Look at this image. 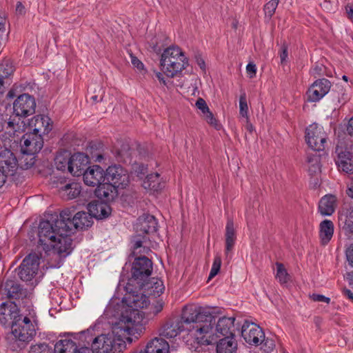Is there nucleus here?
I'll use <instances>...</instances> for the list:
<instances>
[{
	"label": "nucleus",
	"instance_id": "nucleus-4",
	"mask_svg": "<svg viewBox=\"0 0 353 353\" xmlns=\"http://www.w3.org/2000/svg\"><path fill=\"white\" fill-rule=\"evenodd\" d=\"M205 310L212 314L214 320L212 321V328L208 333L204 332L201 335L196 334V345H192L195 352H200L201 345L212 344L219 338H234V317L222 316L216 321V316L213 315L209 310Z\"/></svg>",
	"mask_w": 353,
	"mask_h": 353
},
{
	"label": "nucleus",
	"instance_id": "nucleus-39",
	"mask_svg": "<svg viewBox=\"0 0 353 353\" xmlns=\"http://www.w3.org/2000/svg\"><path fill=\"white\" fill-rule=\"evenodd\" d=\"M159 176L160 175L157 172L147 175L146 179L144 181L145 187L154 191L161 188V185L159 183Z\"/></svg>",
	"mask_w": 353,
	"mask_h": 353
},
{
	"label": "nucleus",
	"instance_id": "nucleus-14",
	"mask_svg": "<svg viewBox=\"0 0 353 353\" xmlns=\"http://www.w3.org/2000/svg\"><path fill=\"white\" fill-rule=\"evenodd\" d=\"M331 82L325 79H319L313 82L306 92L308 102H318L330 90Z\"/></svg>",
	"mask_w": 353,
	"mask_h": 353
},
{
	"label": "nucleus",
	"instance_id": "nucleus-2",
	"mask_svg": "<svg viewBox=\"0 0 353 353\" xmlns=\"http://www.w3.org/2000/svg\"><path fill=\"white\" fill-rule=\"evenodd\" d=\"M214 320L212 314L205 308L196 306L184 307L181 318L170 319L167 321L160 330V336L172 339L184 330H188L194 336V344L196 345V334L208 333L212 328V321ZM192 349V347H191Z\"/></svg>",
	"mask_w": 353,
	"mask_h": 353
},
{
	"label": "nucleus",
	"instance_id": "nucleus-7",
	"mask_svg": "<svg viewBox=\"0 0 353 353\" xmlns=\"http://www.w3.org/2000/svg\"><path fill=\"white\" fill-rule=\"evenodd\" d=\"M34 316H22L17 321H14L11 327L12 335L14 339L22 343H28L36 334L34 325L31 318Z\"/></svg>",
	"mask_w": 353,
	"mask_h": 353
},
{
	"label": "nucleus",
	"instance_id": "nucleus-46",
	"mask_svg": "<svg viewBox=\"0 0 353 353\" xmlns=\"http://www.w3.org/2000/svg\"><path fill=\"white\" fill-rule=\"evenodd\" d=\"M203 117L208 124L213 126L216 130L220 128V125L218 123V121L215 119L214 114L210 110L206 113Z\"/></svg>",
	"mask_w": 353,
	"mask_h": 353
},
{
	"label": "nucleus",
	"instance_id": "nucleus-55",
	"mask_svg": "<svg viewBox=\"0 0 353 353\" xmlns=\"http://www.w3.org/2000/svg\"><path fill=\"white\" fill-rule=\"evenodd\" d=\"M130 58H131V62L134 67H136L139 70L143 68V63L139 59H138L135 56H134L132 54H130Z\"/></svg>",
	"mask_w": 353,
	"mask_h": 353
},
{
	"label": "nucleus",
	"instance_id": "nucleus-10",
	"mask_svg": "<svg viewBox=\"0 0 353 353\" xmlns=\"http://www.w3.org/2000/svg\"><path fill=\"white\" fill-rule=\"evenodd\" d=\"M36 101L29 94H20L13 103V114L16 117L26 118L35 112Z\"/></svg>",
	"mask_w": 353,
	"mask_h": 353
},
{
	"label": "nucleus",
	"instance_id": "nucleus-53",
	"mask_svg": "<svg viewBox=\"0 0 353 353\" xmlns=\"http://www.w3.org/2000/svg\"><path fill=\"white\" fill-rule=\"evenodd\" d=\"M312 299L313 301H317V302H325V303H329L330 302V299L328 298V297H326L323 295H321V294H313L312 296H311Z\"/></svg>",
	"mask_w": 353,
	"mask_h": 353
},
{
	"label": "nucleus",
	"instance_id": "nucleus-21",
	"mask_svg": "<svg viewBox=\"0 0 353 353\" xmlns=\"http://www.w3.org/2000/svg\"><path fill=\"white\" fill-rule=\"evenodd\" d=\"M89 158L83 153L77 152L70 156V165L68 172L74 176H80L88 169Z\"/></svg>",
	"mask_w": 353,
	"mask_h": 353
},
{
	"label": "nucleus",
	"instance_id": "nucleus-11",
	"mask_svg": "<svg viewBox=\"0 0 353 353\" xmlns=\"http://www.w3.org/2000/svg\"><path fill=\"white\" fill-rule=\"evenodd\" d=\"M20 304L15 301H7L0 305V323L3 326H11L23 316L19 314Z\"/></svg>",
	"mask_w": 353,
	"mask_h": 353
},
{
	"label": "nucleus",
	"instance_id": "nucleus-40",
	"mask_svg": "<svg viewBox=\"0 0 353 353\" xmlns=\"http://www.w3.org/2000/svg\"><path fill=\"white\" fill-rule=\"evenodd\" d=\"M276 278L279 279L280 283H281V284L286 283L290 279V275L288 274L283 264L276 262Z\"/></svg>",
	"mask_w": 353,
	"mask_h": 353
},
{
	"label": "nucleus",
	"instance_id": "nucleus-32",
	"mask_svg": "<svg viewBox=\"0 0 353 353\" xmlns=\"http://www.w3.org/2000/svg\"><path fill=\"white\" fill-rule=\"evenodd\" d=\"M334 234V224L330 220L323 221L319 225V237L322 245H327Z\"/></svg>",
	"mask_w": 353,
	"mask_h": 353
},
{
	"label": "nucleus",
	"instance_id": "nucleus-52",
	"mask_svg": "<svg viewBox=\"0 0 353 353\" xmlns=\"http://www.w3.org/2000/svg\"><path fill=\"white\" fill-rule=\"evenodd\" d=\"M288 46L285 43H283L281 47L280 59L281 64H283L286 61L288 57Z\"/></svg>",
	"mask_w": 353,
	"mask_h": 353
},
{
	"label": "nucleus",
	"instance_id": "nucleus-3",
	"mask_svg": "<svg viewBox=\"0 0 353 353\" xmlns=\"http://www.w3.org/2000/svg\"><path fill=\"white\" fill-rule=\"evenodd\" d=\"M127 299L129 308L121 313L118 325L129 335L126 341L131 343L133 337L137 339L145 329L142 324L143 314L139 309L146 307L150 301L143 294H131Z\"/></svg>",
	"mask_w": 353,
	"mask_h": 353
},
{
	"label": "nucleus",
	"instance_id": "nucleus-33",
	"mask_svg": "<svg viewBox=\"0 0 353 353\" xmlns=\"http://www.w3.org/2000/svg\"><path fill=\"white\" fill-rule=\"evenodd\" d=\"M317 152H308L307 154V162L308 163V172L311 176L321 172V154Z\"/></svg>",
	"mask_w": 353,
	"mask_h": 353
},
{
	"label": "nucleus",
	"instance_id": "nucleus-30",
	"mask_svg": "<svg viewBox=\"0 0 353 353\" xmlns=\"http://www.w3.org/2000/svg\"><path fill=\"white\" fill-rule=\"evenodd\" d=\"M225 250L226 257H230V252L233 249L236 241V231L234 226V221L228 219L225 227Z\"/></svg>",
	"mask_w": 353,
	"mask_h": 353
},
{
	"label": "nucleus",
	"instance_id": "nucleus-43",
	"mask_svg": "<svg viewBox=\"0 0 353 353\" xmlns=\"http://www.w3.org/2000/svg\"><path fill=\"white\" fill-rule=\"evenodd\" d=\"M29 353H52V351L48 345L43 343L32 345Z\"/></svg>",
	"mask_w": 353,
	"mask_h": 353
},
{
	"label": "nucleus",
	"instance_id": "nucleus-38",
	"mask_svg": "<svg viewBox=\"0 0 353 353\" xmlns=\"http://www.w3.org/2000/svg\"><path fill=\"white\" fill-rule=\"evenodd\" d=\"M69 156L68 154H59L56 156L54 163L57 170H68V167L70 165V157Z\"/></svg>",
	"mask_w": 353,
	"mask_h": 353
},
{
	"label": "nucleus",
	"instance_id": "nucleus-16",
	"mask_svg": "<svg viewBox=\"0 0 353 353\" xmlns=\"http://www.w3.org/2000/svg\"><path fill=\"white\" fill-rule=\"evenodd\" d=\"M241 336L248 344L259 346L264 340L265 333L257 325L245 321L241 327Z\"/></svg>",
	"mask_w": 353,
	"mask_h": 353
},
{
	"label": "nucleus",
	"instance_id": "nucleus-64",
	"mask_svg": "<svg viewBox=\"0 0 353 353\" xmlns=\"http://www.w3.org/2000/svg\"><path fill=\"white\" fill-rule=\"evenodd\" d=\"M347 15L350 18H353V6H350L346 8Z\"/></svg>",
	"mask_w": 353,
	"mask_h": 353
},
{
	"label": "nucleus",
	"instance_id": "nucleus-51",
	"mask_svg": "<svg viewBox=\"0 0 353 353\" xmlns=\"http://www.w3.org/2000/svg\"><path fill=\"white\" fill-rule=\"evenodd\" d=\"M163 306H164V303L162 301H157L151 307L152 312L154 315L159 314L163 310Z\"/></svg>",
	"mask_w": 353,
	"mask_h": 353
},
{
	"label": "nucleus",
	"instance_id": "nucleus-15",
	"mask_svg": "<svg viewBox=\"0 0 353 353\" xmlns=\"http://www.w3.org/2000/svg\"><path fill=\"white\" fill-rule=\"evenodd\" d=\"M335 152L337 154L335 161L339 170L347 174H353V153L343 143L336 145Z\"/></svg>",
	"mask_w": 353,
	"mask_h": 353
},
{
	"label": "nucleus",
	"instance_id": "nucleus-58",
	"mask_svg": "<svg viewBox=\"0 0 353 353\" xmlns=\"http://www.w3.org/2000/svg\"><path fill=\"white\" fill-rule=\"evenodd\" d=\"M8 176H11L10 174H7L4 171L0 170V188L2 187Z\"/></svg>",
	"mask_w": 353,
	"mask_h": 353
},
{
	"label": "nucleus",
	"instance_id": "nucleus-36",
	"mask_svg": "<svg viewBox=\"0 0 353 353\" xmlns=\"http://www.w3.org/2000/svg\"><path fill=\"white\" fill-rule=\"evenodd\" d=\"M116 160L119 163H127L131 159L130 147L128 143L121 145V148L113 151Z\"/></svg>",
	"mask_w": 353,
	"mask_h": 353
},
{
	"label": "nucleus",
	"instance_id": "nucleus-54",
	"mask_svg": "<svg viewBox=\"0 0 353 353\" xmlns=\"http://www.w3.org/2000/svg\"><path fill=\"white\" fill-rule=\"evenodd\" d=\"M246 70L250 78H252L256 74V65L252 63H249L246 66Z\"/></svg>",
	"mask_w": 353,
	"mask_h": 353
},
{
	"label": "nucleus",
	"instance_id": "nucleus-37",
	"mask_svg": "<svg viewBox=\"0 0 353 353\" xmlns=\"http://www.w3.org/2000/svg\"><path fill=\"white\" fill-rule=\"evenodd\" d=\"M14 70V66L10 59L3 60L0 63V78L4 80H12L11 77Z\"/></svg>",
	"mask_w": 353,
	"mask_h": 353
},
{
	"label": "nucleus",
	"instance_id": "nucleus-13",
	"mask_svg": "<svg viewBox=\"0 0 353 353\" xmlns=\"http://www.w3.org/2000/svg\"><path fill=\"white\" fill-rule=\"evenodd\" d=\"M152 272V262L148 257L135 258L131 269L132 278L136 281H144Z\"/></svg>",
	"mask_w": 353,
	"mask_h": 353
},
{
	"label": "nucleus",
	"instance_id": "nucleus-22",
	"mask_svg": "<svg viewBox=\"0 0 353 353\" xmlns=\"http://www.w3.org/2000/svg\"><path fill=\"white\" fill-rule=\"evenodd\" d=\"M92 352L95 353H115L116 344L110 336L102 334L96 337L92 343Z\"/></svg>",
	"mask_w": 353,
	"mask_h": 353
},
{
	"label": "nucleus",
	"instance_id": "nucleus-62",
	"mask_svg": "<svg viewBox=\"0 0 353 353\" xmlns=\"http://www.w3.org/2000/svg\"><path fill=\"white\" fill-rule=\"evenodd\" d=\"M75 353H95L94 352H92V348L90 349L87 347H82L79 348V350L77 349Z\"/></svg>",
	"mask_w": 353,
	"mask_h": 353
},
{
	"label": "nucleus",
	"instance_id": "nucleus-49",
	"mask_svg": "<svg viewBox=\"0 0 353 353\" xmlns=\"http://www.w3.org/2000/svg\"><path fill=\"white\" fill-rule=\"evenodd\" d=\"M152 292L154 295L160 296L164 291V285L163 281L161 280L157 281L154 283V285L152 286Z\"/></svg>",
	"mask_w": 353,
	"mask_h": 353
},
{
	"label": "nucleus",
	"instance_id": "nucleus-47",
	"mask_svg": "<svg viewBox=\"0 0 353 353\" xmlns=\"http://www.w3.org/2000/svg\"><path fill=\"white\" fill-rule=\"evenodd\" d=\"M261 345V349L264 352H270L274 348V344L272 340L269 339H265L264 337V340L259 344Z\"/></svg>",
	"mask_w": 353,
	"mask_h": 353
},
{
	"label": "nucleus",
	"instance_id": "nucleus-45",
	"mask_svg": "<svg viewBox=\"0 0 353 353\" xmlns=\"http://www.w3.org/2000/svg\"><path fill=\"white\" fill-rule=\"evenodd\" d=\"M337 90L333 89L331 92V94L332 95V101L335 103H341L343 100V88L342 86H338Z\"/></svg>",
	"mask_w": 353,
	"mask_h": 353
},
{
	"label": "nucleus",
	"instance_id": "nucleus-24",
	"mask_svg": "<svg viewBox=\"0 0 353 353\" xmlns=\"http://www.w3.org/2000/svg\"><path fill=\"white\" fill-rule=\"evenodd\" d=\"M109 202L101 201H92L88 206V210L91 216L97 219H103L107 218L111 213V208L108 204Z\"/></svg>",
	"mask_w": 353,
	"mask_h": 353
},
{
	"label": "nucleus",
	"instance_id": "nucleus-42",
	"mask_svg": "<svg viewBox=\"0 0 353 353\" xmlns=\"http://www.w3.org/2000/svg\"><path fill=\"white\" fill-rule=\"evenodd\" d=\"M239 113L243 117L248 119V106L247 103L246 94L245 92L241 93L239 98Z\"/></svg>",
	"mask_w": 353,
	"mask_h": 353
},
{
	"label": "nucleus",
	"instance_id": "nucleus-59",
	"mask_svg": "<svg viewBox=\"0 0 353 353\" xmlns=\"http://www.w3.org/2000/svg\"><path fill=\"white\" fill-rule=\"evenodd\" d=\"M195 59H196V63L199 65V66L200 67V68L203 71H205V63L204 60L201 58V57L200 55H196L195 57Z\"/></svg>",
	"mask_w": 353,
	"mask_h": 353
},
{
	"label": "nucleus",
	"instance_id": "nucleus-20",
	"mask_svg": "<svg viewBox=\"0 0 353 353\" xmlns=\"http://www.w3.org/2000/svg\"><path fill=\"white\" fill-rule=\"evenodd\" d=\"M82 176L85 184L89 186H99L105 181V172L97 165L88 167Z\"/></svg>",
	"mask_w": 353,
	"mask_h": 353
},
{
	"label": "nucleus",
	"instance_id": "nucleus-8",
	"mask_svg": "<svg viewBox=\"0 0 353 353\" xmlns=\"http://www.w3.org/2000/svg\"><path fill=\"white\" fill-rule=\"evenodd\" d=\"M41 253L31 252L22 261L18 268V276L23 281H30L38 272Z\"/></svg>",
	"mask_w": 353,
	"mask_h": 353
},
{
	"label": "nucleus",
	"instance_id": "nucleus-1",
	"mask_svg": "<svg viewBox=\"0 0 353 353\" xmlns=\"http://www.w3.org/2000/svg\"><path fill=\"white\" fill-rule=\"evenodd\" d=\"M72 216L69 210H64L59 214H48L46 219L40 221L38 243L43 246L45 250L52 248L53 257L55 261H58L56 264H52V267L59 268L63 263V259L71 253L73 247L70 234L74 230L87 229L93 223L89 211L78 212L72 219Z\"/></svg>",
	"mask_w": 353,
	"mask_h": 353
},
{
	"label": "nucleus",
	"instance_id": "nucleus-12",
	"mask_svg": "<svg viewBox=\"0 0 353 353\" xmlns=\"http://www.w3.org/2000/svg\"><path fill=\"white\" fill-rule=\"evenodd\" d=\"M105 181L113 184L118 189L125 188L129 183V175L120 165L109 166L105 171Z\"/></svg>",
	"mask_w": 353,
	"mask_h": 353
},
{
	"label": "nucleus",
	"instance_id": "nucleus-60",
	"mask_svg": "<svg viewBox=\"0 0 353 353\" xmlns=\"http://www.w3.org/2000/svg\"><path fill=\"white\" fill-rule=\"evenodd\" d=\"M346 130L347 133L353 137V117L349 120Z\"/></svg>",
	"mask_w": 353,
	"mask_h": 353
},
{
	"label": "nucleus",
	"instance_id": "nucleus-48",
	"mask_svg": "<svg viewBox=\"0 0 353 353\" xmlns=\"http://www.w3.org/2000/svg\"><path fill=\"white\" fill-rule=\"evenodd\" d=\"M196 108L201 110V112L203 114V116H204L206 113H208L210 111V109L205 102V101L202 98H199L196 102Z\"/></svg>",
	"mask_w": 353,
	"mask_h": 353
},
{
	"label": "nucleus",
	"instance_id": "nucleus-19",
	"mask_svg": "<svg viewBox=\"0 0 353 353\" xmlns=\"http://www.w3.org/2000/svg\"><path fill=\"white\" fill-rule=\"evenodd\" d=\"M28 131L31 134H47L52 130L51 120L48 117L44 115H36L28 121Z\"/></svg>",
	"mask_w": 353,
	"mask_h": 353
},
{
	"label": "nucleus",
	"instance_id": "nucleus-50",
	"mask_svg": "<svg viewBox=\"0 0 353 353\" xmlns=\"http://www.w3.org/2000/svg\"><path fill=\"white\" fill-rule=\"evenodd\" d=\"M345 256L348 264L353 268V243L350 244L345 250Z\"/></svg>",
	"mask_w": 353,
	"mask_h": 353
},
{
	"label": "nucleus",
	"instance_id": "nucleus-17",
	"mask_svg": "<svg viewBox=\"0 0 353 353\" xmlns=\"http://www.w3.org/2000/svg\"><path fill=\"white\" fill-rule=\"evenodd\" d=\"M23 143L21 145V152L27 155H34L38 153L43 146V139L39 134H31L27 132L22 137Z\"/></svg>",
	"mask_w": 353,
	"mask_h": 353
},
{
	"label": "nucleus",
	"instance_id": "nucleus-9",
	"mask_svg": "<svg viewBox=\"0 0 353 353\" xmlns=\"http://www.w3.org/2000/svg\"><path fill=\"white\" fill-rule=\"evenodd\" d=\"M326 134L322 127L316 124L310 125L305 131V141L312 152H321L325 149Z\"/></svg>",
	"mask_w": 353,
	"mask_h": 353
},
{
	"label": "nucleus",
	"instance_id": "nucleus-29",
	"mask_svg": "<svg viewBox=\"0 0 353 353\" xmlns=\"http://www.w3.org/2000/svg\"><path fill=\"white\" fill-rule=\"evenodd\" d=\"M212 343L216 344V353H237V342L234 337L216 339Z\"/></svg>",
	"mask_w": 353,
	"mask_h": 353
},
{
	"label": "nucleus",
	"instance_id": "nucleus-41",
	"mask_svg": "<svg viewBox=\"0 0 353 353\" xmlns=\"http://www.w3.org/2000/svg\"><path fill=\"white\" fill-rule=\"evenodd\" d=\"M279 0H270L264 5L263 10L265 12V17L270 19L274 15L275 10L278 6Z\"/></svg>",
	"mask_w": 353,
	"mask_h": 353
},
{
	"label": "nucleus",
	"instance_id": "nucleus-63",
	"mask_svg": "<svg viewBox=\"0 0 353 353\" xmlns=\"http://www.w3.org/2000/svg\"><path fill=\"white\" fill-rule=\"evenodd\" d=\"M343 293L345 296H346L350 300L353 301V292L347 288H344L343 290Z\"/></svg>",
	"mask_w": 353,
	"mask_h": 353
},
{
	"label": "nucleus",
	"instance_id": "nucleus-61",
	"mask_svg": "<svg viewBox=\"0 0 353 353\" xmlns=\"http://www.w3.org/2000/svg\"><path fill=\"white\" fill-rule=\"evenodd\" d=\"M16 12H17V13H18L19 14H25V7L22 4V3L20 2V1H18L17 3Z\"/></svg>",
	"mask_w": 353,
	"mask_h": 353
},
{
	"label": "nucleus",
	"instance_id": "nucleus-34",
	"mask_svg": "<svg viewBox=\"0 0 353 353\" xmlns=\"http://www.w3.org/2000/svg\"><path fill=\"white\" fill-rule=\"evenodd\" d=\"M60 193L63 197L70 200L76 198L81 192V186L77 183H67L59 188Z\"/></svg>",
	"mask_w": 353,
	"mask_h": 353
},
{
	"label": "nucleus",
	"instance_id": "nucleus-56",
	"mask_svg": "<svg viewBox=\"0 0 353 353\" xmlns=\"http://www.w3.org/2000/svg\"><path fill=\"white\" fill-rule=\"evenodd\" d=\"M11 83L12 80H4L0 78V94H3Z\"/></svg>",
	"mask_w": 353,
	"mask_h": 353
},
{
	"label": "nucleus",
	"instance_id": "nucleus-27",
	"mask_svg": "<svg viewBox=\"0 0 353 353\" xmlns=\"http://www.w3.org/2000/svg\"><path fill=\"white\" fill-rule=\"evenodd\" d=\"M22 117H10L7 123L6 133L10 137H19V135L26 130L28 131V123L24 120L21 119Z\"/></svg>",
	"mask_w": 353,
	"mask_h": 353
},
{
	"label": "nucleus",
	"instance_id": "nucleus-23",
	"mask_svg": "<svg viewBox=\"0 0 353 353\" xmlns=\"http://www.w3.org/2000/svg\"><path fill=\"white\" fill-rule=\"evenodd\" d=\"M17 166V159L10 150L4 149L0 152V170L7 174L13 176Z\"/></svg>",
	"mask_w": 353,
	"mask_h": 353
},
{
	"label": "nucleus",
	"instance_id": "nucleus-44",
	"mask_svg": "<svg viewBox=\"0 0 353 353\" xmlns=\"http://www.w3.org/2000/svg\"><path fill=\"white\" fill-rule=\"evenodd\" d=\"M221 265V259L220 256L216 255L213 261V264L209 274L208 279L214 277L219 272Z\"/></svg>",
	"mask_w": 353,
	"mask_h": 353
},
{
	"label": "nucleus",
	"instance_id": "nucleus-28",
	"mask_svg": "<svg viewBox=\"0 0 353 353\" xmlns=\"http://www.w3.org/2000/svg\"><path fill=\"white\" fill-rule=\"evenodd\" d=\"M336 207V198L332 194L323 196L319 203V211L323 216L332 215Z\"/></svg>",
	"mask_w": 353,
	"mask_h": 353
},
{
	"label": "nucleus",
	"instance_id": "nucleus-57",
	"mask_svg": "<svg viewBox=\"0 0 353 353\" xmlns=\"http://www.w3.org/2000/svg\"><path fill=\"white\" fill-rule=\"evenodd\" d=\"M139 236L137 235V236L134 237V239L133 240V250L134 252L138 249L142 247L143 241L142 239L139 238Z\"/></svg>",
	"mask_w": 353,
	"mask_h": 353
},
{
	"label": "nucleus",
	"instance_id": "nucleus-5",
	"mask_svg": "<svg viewBox=\"0 0 353 353\" xmlns=\"http://www.w3.org/2000/svg\"><path fill=\"white\" fill-rule=\"evenodd\" d=\"M188 65L184 53L178 46H170L166 48L161 58V65L169 77H174Z\"/></svg>",
	"mask_w": 353,
	"mask_h": 353
},
{
	"label": "nucleus",
	"instance_id": "nucleus-6",
	"mask_svg": "<svg viewBox=\"0 0 353 353\" xmlns=\"http://www.w3.org/2000/svg\"><path fill=\"white\" fill-rule=\"evenodd\" d=\"M0 290L8 299V301H15L20 305L21 303H26V301L30 297V293L28 289L17 281L12 279H6L3 281Z\"/></svg>",
	"mask_w": 353,
	"mask_h": 353
},
{
	"label": "nucleus",
	"instance_id": "nucleus-18",
	"mask_svg": "<svg viewBox=\"0 0 353 353\" xmlns=\"http://www.w3.org/2000/svg\"><path fill=\"white\" fill-rule=\"evenodd\" d=\"M157 221L153 215L143 214L140 216L134 225V229L139 236L154 233L157 230ZM144 239V236H143Z\"/></svg>",
	"mask_w": 353,
	"mask_h": 353
},
{
	"label": "nucleus",
	"instance_id": "nucleus-35",
	"mask_svg": "<svg viewBox=\"0 0 353 353\" xmlns=\"http://www.w3.org/2000/svg\"><path fill=\"white\" fill-rule=\"evenodd\" d=\"M77 346L70 339H62L59 341L54 345L55 353H75Z\"/></svg>",
	"mask_w": 353,
	"mask_h": 353
},
{
	"label": "nucleus",
	"instance_id": "nucleus-25",
	"mask_svg": "<svg viewBox=\"0 0 353 353\" xmlns=\"http://www.w3.org/2000/svg\"><path fill=\"white\" fill-rule=\"evenodd\" d=\"M95 195L100 200L107 202L113 201L118 195V188L108 181L101 183L95 190Z\"/></svg>",
	"mask_w": 353,
	"mask_h": 353
},
{
	"label": "nucleus",
	"instance_id": "nucleus-31",
	"mask_svg": "<svg viewBox=\"0 0 353 353\" xmlns=\"http://www.w3.org/2000/svg\"><path fill=\"white\" fill-rule=\"evenodd\" d=\"M168 343L161 337H156L149 341L145 347V350L149 353H168Z\"/></svg>",
	"mask_w": 353,
	"mask_h": 353
},
{
	"label": "nucleus",
	"instance_id": "nucleus-26",
	"mask_svg": "<svg viewBox=\"0 0 353 353\" xmlns=\"http://www.w3.org/2000/svg\"><path fill=\"white\" fill-rule=\"evenodd\" d=\"M339 226L346 233H353V208H343L339 212Z\"/></svg>",
	"mask_w": 353,
	"mask_h": 353
}]
</instances>
